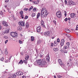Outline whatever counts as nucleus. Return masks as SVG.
Masks as SVG:
<instances>
[{"instance_id": "nucleus-6", "label": "nucleus", "mask_w": 78, "mask_h": 78, "mask_svg": "<svg viewBox=\"0 0 78 78\" xmlns=\"http://www.w3.org/2000/svg\"><path fill=\"white\" fill-rule=\"evenodd\" d=\"M16 74L18 76H21L23 75V72L22 71H18L16 73Z\"/></svg>"}, {"instance_id": "nucleus-52", "label": "nucleus", "mask_w": 78, "mask_h": 78, "mask_svg": "<svg viewBox=\"0 0 78 78\" xmlns=\"http://www.w3.org/2000/svg\"><path fill=\"white\" fill-rule=\"evenodd\" d=\"M24 10L25 11H27V10H28V9L27 8H24Z\"/></svg>"}, {"instance_id": "nucleus-32", "label": "nucleus", "mask_w": 78, "mask_h": 78, "mask_svg": "<svg viewBox=\"0 0 78 78\" xmlns=\"http://www.w3.org/2000/svg\"><path fill=\"white\" fill-rule=\"evenodd\" d=\"M34 39V38L33 37H31V41H33Z\"/></svg>"}, {"instance_id": "nucleus-24", "label": "nucleus", "mask_w": 78, "mask_h": 78, "mask_svg": "<svg viewBox=\"0 0 78 78\" xmlns=\"http://www.w3.org/2000/svg\"><path fill=\"white\" fill-rule=\"evenodd\" d=\"M67 48H69V47L67 46V45L64 46V49L65 50L67 49Z\"/></svg>"}, {"instance_id": "nucleus-56", "label": "nucleus", "mask_w": 78, "mask_h": 78, "mask_svg": "<svg viewBox=\"0 0 78 78\" xmlns=\"http://www.w3.org/2000/svg\"><path fill=\"white\" fill-rule=\"evenodd\" d=\"M8 40H7L6 41H5V44H6V43H7V42H8Z\"/></svg>"}, {"instance_id": "nucleus-62", "label": "nucleus", "mask_w": 78, "mask_h": 78, "mask_svg": "<svg viewBox=\"0 0 78 78\" xmlns=\"http://www.w3.org/2000/svg\"><path fill=\"white\" fill-rule=\"evenodd\" d=\"M43 56V55H40V57L41 58H42Z\"/></svg>"}, {"instance_id": "nucleus-12", "label": "nucleus", "mask_w": 78, "mask_h": 78, "mask_svg": "<svg viewBox=\"0 0 78 78\" xmlns=\"http://www.w3.org/2000/svg\"><path fill=\"white\" fill-rule=\"evenodd\" d=\"M41 25L43 27H44V28L45 27V26L44 25V22L43 20H41Z\"/></svg>"}, {"instance_id": "nucleus-49", "label": "nucleus", "mask_w": 78, "mask_h": 78, "mask_svg": "<svg viewBox=\"0 0 78 78\" xmlns=\"http://www.w3.org/2000/svg\"><path fill=\"white\" fill-rule=\"evenodd\" d=\"M78 25H77L76 27V30H78Z\"/></svg>"}, {"instance_id": "nucleus-58", "label": "nucleus", "mask_w": 78, "mask_h": 78, "mask_svg": "<svg viewBox=\"0 0 78 78\" xmlns=\"http://www.w3.org/2000/svg\"><path fill=\"white\" fill-rule=\"evenodd\" d=\"M45 14L48 15V13H47V11H45Z\"/></svg>"}, {"instance_id": "nucleus-41", "label": "nucleus", "mask_w": 78, "mask_h": 78, "mask_svg": "<svg viewBox=\"0 0 78 78\" xmlns=\"http://www.w3.org/2000/svg\"><path fill=\"white\" fill-rule=\"evenodd\" d=\"M10 59H11V58H9L8 60H7V62H10Z\"/></svg>"}, {"instance_id": "nucleus-35", "label": "nucleus", "mask_w": 78, "mask_h": 78, "mask_svg": "<svg viewBox=\"0 0 78 78\" xmlns=\"http://www.w3.org/2000/svg\"><path fill=\"white\" fill-rule=\"evenodd\" d=\"M8 51H7V50H5V55H8Z\"/></svg>"}, {"instance_id": "nucleus-3", "label": "nucleus", "mask_w": 78, "mask_h": 78, "mask_svg": "<svg viewBox=\"0 0 78 78\" xmlns=\"http://www.w3.org/2000/svg\"><path fill=\"white\" fill-rule=\"evenodd\" d=\"M41 61L42 67H45V66L46 65V60L45 59H42Z\"/></svg>"}, {"instance_id": "nucleus-40", "label": "nucleus", "mask_w": 78, "mask_h": 78, "mask_svg": "<svg viewBox=\"0 0 78 78\" xmlns=\"http://www.w3.org/2000/svg\"><path fill=\"white\" fill-rule=\"evenodd\" d=\"M16 76H16V74H14V75L13 74V78H15L16 77Z\"/></svg>"}, {"instance_id": "nucleus-55", "label": "nucleus", "mask_w": 78, "mask_h": 78, "mask_svg": "<svg viewBox=\"0 0 78 78\" xmlns=\"http://www.w3.org/2000/svg\"><path fill=\"white\" fill-rule=\"evenodd\" d=\"M4 59V58L3 57H2L1 59V60L2 61H3Z\"/></svg>"}, {"instance_id": "nucleus-61", "label": "nucleus", "mask_w": 78, "mask_h": 78, "mask_svg": "<svg viewBox=\"0 0 78 78\" xmlns=\"http://www.w3.org/2000/svg\"><path fill=\"white\" fill-rule=\"evenodd\" d=\"M65 16H67V13L66 12H65Z\"/></svg>"}, {"instance_id": "nucleus-50", "label": "nucleus", "mask_w": 78, "mask_h": 78, "mask_svg": "<svg viewBox=\"0 0 78 78\" xmlns=\"http://www.w3.org/2000/svg\"><path fill=\"white\" fill-rule=\"evenodd\" d=\"M28 16H26L25 17V18H24V19H28Z\"/></svg>"}, {"instance_id": "nucleus-2", "label": "nucleus", "mask_w": 78, "mask_h": 78, "mask_svg": "<svg viewBox=\"0 0 78 78\" xmlns=\"http://www.w3.org/2000/svg\"><path fill=\"white\" fill-rule=\"evenodd\" d=\"M36 63L38 65V66H39L40 67H42L41 59H40L37 60H36Z\"/></svg>"}, {"instance_id": "nucleus-8", "label": "nucleus", "mask_w": 78, "mask_h": 78, "mask_svg": "<svg viewBox=\"0 0 78 78\" xmlns=\"http://www.w3.org/2000/svg\"><path fill=\"white\" fill-rule=\"evenodd\" d=\"M64 42H65V40H64V39H62L60 43L61 45V46H63L64 45Z\"/></svg>"}, {"instance_id": "nucleus-9", "label": "nucleus", "mask_w": 78, "mask_h": 78, "mask_svg": "<svg viewBox=\"0 0 78 78\" xmlns=\"http://www.w3.org/2000/svg\"><path fill=\"white\" fill-rule=\"evenodd\" d=\"M44 35L45 36H50V32L48 31H47L46 32H45L44 33Z\"/></svg>"}, {"instance_id": "nucleus-34", "label": "nucleus", "mask_w": 78, "mask_h": 78, "mask_svg": "<svg viewBox=\"0 0 78 78\" xmlns=\"http://www.w3.org/2000/svg\"><path fill=\"white\" fill-rule=\"evenodd\" d=\"M9 31V29H7L5 31L6 33H8V32Z\"/></svg>"}, {"instance_id": "nucleus-14", "label": "nucleus", "mask_w": 78, "mask_h": 78, "mask_svg": "<svg viewBox=\"0 0 78 78\" xmlns=\"http://www.w3.org/2000/svg\"><path fill=\"white\" fill-rule=\"evenodd\" d=\"M46 60L48 62H50V56L49 55H48L46 56Z\"/></svg>"}, {"instance_id": "nucleus-7", "label": "nucleus", "mask_w": 78, "mask_h": 78, "mask_svg": "<svg viewBox=\"0 0 78 78\" xmlns=\"http://www.w3.org/2000/svg\"><path fill=\"white\" fill-rule=\"evenodd\" d=\"M2 24L4 26H5V27H8V23L6 22L5 21H2Z\"/></svg>"}, {"instance_id": "nucleus-29", "label": "nucleus", "mask_w": 78, "mask_h": 78, "mask_svg": "<svg viewBox=\"0 0 78 78\" xmlns=\"http://www.w3.org/2000/svg\"><path fill=\"white\" fill-rule=\"evenodd\" d=\"M23 62L24 63H25V64H27V62H28V61H27V60H23Z\"/></svg>"}, {"instance_id": "nucleus-57", "label": "nucleus", "mask_w": 78, "mask_h": 78, "mask_svg": "<svg viewBox=\"0 0 78 78\" xmlns=\"http://www.w3.org/2000/svg\"><path fill=\"white\" fill-rule=\"evenodd\" d=\"M9 2V0H5V2H6V3H7Z\"/></svg>"}, {"instance_id": "nucleus-27", "label": "nucleus", "mask_w": 78, "mask_h": 78, "mask_svg": "<svg viewBox=\"0 0 78 78\" xmlns=\"http://www.w3.org/2000/svg\"><path fill=\"white\" fill-rule=\"evenodd\" d=\"M29 58V56L27 55L25 57V59L26 60H28V58Z\"/></svg>"}, {"instance_id": "nucleus-23", "label": "nucleus", "mask_w": 78, "mask_h": 78, "mask_svg": "<svg viewBox=\"0 0 78 78\" xmlns=\"http://www.w3.org/2000/svg\"><path fill=\"white\" fill-rule=\"evenodd\" d=\"M23 63V61L21 60L18 63V64H22Z\"/></svg>"}, {"instance_id": "nucleus-60", "label": "nucleus", "mask_w": 78, "mask_h": 78, "mask_svg": "<svg viewBox=\"0 0 78 78\" xmlns=\"http://www.w3.org/2000/svg\"><path fill=\"white\" fill-rule=\"evenodd\" d=\"M65 21H66V22H67V18H66L65 19Z\"/></svg>"}, {"instance_id": "nucleus-31", "label": "nucleus", "mask_w": 78, "mask_h": 78, "mask_svg": "<svg viewBox=\"0 0 78 78\" xmlns=\"http://www.w3.org/2000/svg\"><path fill=\"white\" fill-rule=\"evenodd\" d=\"M13 76L12 74H10V76H9V77H8V78H13Z\"/></svg>"}, {"instance_id": "nucleus-46", "label": "nucleus", "mask_w": 78, "mask_h": 78, "mask_svg": "<svg viewBox=\"0 0 78 78\" xmlns=\"http://www.w3.org/2000/svg\"><path fill=\"white\" fill-rule=\"evenodd\" d=\"M34 3L35 5H36V4H37V2L36 1H35L34 2Z\"/></svg>"}, {"instance_id": "nucleus-64", "label": "nucleus", "mask_w": 78, "mask_h": 78, "mask_svg": "<svg viewBox=\"0 0 78 78\" xmlns=\"http://www.w3.org/2000/svg\"><path fill=\"white\" fill-rule=\"evenodd\" d=\"M25 77V76H22V78H24Z\"/></svg>"}, {"instance_id": "nucleus-25", "label": "nucleus", "mask_w": 78, "mask_h": 78, "mask_svg": "<svg viewBox=\"0 0 78 78\" xmlns=\"http://www.w3.org/2000/svg\"><path fill=\"white\" fill-rule=\"evenodd\" d=\"M57 45H58V43L56 41H54V46H56Z\"/></svg>"}, {"instance_id": "nucleus-28", "label": "nucleus", "mask_w": 78, "mask_h": 78, "mask_svg": "<svg viewBox=\"0 0 78 78\" xmlns=\"http://www.w3.org/2000/svg\"><path fill=\"white\" fill-rule=\"evenodd\" d=\"M41 15V13H38L37 14V18L38 19L39 17V16H40V15Z\"/></svg>"}, {"instance_id": "nucleus-18", "label": "nucleus", "mask_w": 78, "mask_h": 78, "mask_svg": "<svg viewBox=\"0 0 78 78\" xmlns=\"http://www.w3.org/2000/svg\"><path fill=\"white\" fill-rule=\"evenodd\" d=\"M22 27H21L20 26H19L17 28V30H19V31H21L22 30Z\"/></svg>"}, {"instance_id": "nucleus-26", "label": "nucleus", "mask_w": 78, "mask_h": 78, "mask_svg": "<svg viewBox=\"0 0 78 78\" xmlns=\"http://www.w3.org/2000/svg\"><path fill=\"white\" fill-rule=\"evenodd\" d=\"M54 50L55 51H58V48H54Z\"/></svg>"}, {"instance_id": "nucleus-47", "label": "nucleus", "mask_w": 78, "mask_h": 78, "mask_svg": "<svg viewBox=\"0 0 78 78\" xmlns=\"http://www.w3.org/2000/svg\"><path fill=\"white\" fill-rule=\"evenodd\" d=\"M41 15H42H42H43V14H44V12L43 11L42 12H41Z\"/></svg>"}, {"instance_id": "nucleus-17", "label": "nucleus", "mask_w": 78, "mask_h": 78, "mask_svg": "<svg viewBox=\"0 0 78 78\" xmlns=\"http://www.w3.org/2000/svg\"><path fill=\"white\" fill-rule=\"evenodd\" d=\"M67 65L68 66H72V63L70 62H67Z\"/></svg>"}, {"instance_id": "nucleus-59", "label": "nucleus", "mask_w": 78, "mask_h": 78, "mask_svg": "<svg viewBox=\"0 0 78 78\" xmlns=\"http://www.w3.org/2000/svg\"><path fill=\"white\" fill-rule=\"evenodd\" d=\"M21 55H23V52H21Z\"/></svg>"}, {"instance_id": "nucleus-63", "label": "nucleus", "mask_w": 78, "mask_h": 78, "mask_svg": "<svg viewBox=\"0 0 78 78\" xmlns=\"http://www.w3.org/2000/svg\"><path fill=\"white\" fill-rule=\"evenodd\" d=\"M8 12L9 13H11V11H9V9H8Z\"/></svg>"}, {"instance_id": "nucleus-20", "label": "nucleus", "mask_w": 78, "mask_h": 78, "mask_svg": "<svg viewBox=\"0 0 78 78\" xmlns=\"http://www.w3.org/2000/svg\"><path fill=\"white\" fill-rule=\"evenodd\" d=\"M25 26L26 28H28L29 27V24H28V23H26Z\"/></svg>"}, {"instance_id": "nucleus-53", "label": "nucleus", "mask_w": 78, "mask_h": 78, "mask_svg": "<svg viewBox=\"0 0 78 78\" xmlns=\"http://www.w3.org/2000/svg\"><path fill=\"white\" fill-rule=\"evenodd\" d=\"M53 43H51V47H53Z\"/></svg>"}, {"instance_id": "nucleus-48", "label": "nucleus", "mask_w": 78, "mask_h": 78, "mask_svg": "<svg viewBox=\"0 0 78 78\" xmlns=\"http://www.w3.org/2000/svg\"><path fill=\"white\" fill-rule=\"evenodd\" d=\"M23 15H21V17L22 18V19H23Z\"/></svg>"}, {"instance_id": "nucleus-51", "label": "nucleus", "mask_w": 78, "mask_h": 78, "mask_svg": "<svg viewBox=\"0 0 78 78\" xmlns=\"http://www.w3.org/2000/svg\"><path fill=\"white\" fill-rule=\"evenodd\" d=\"M19 42L20 44H22V41H19Z\"/></svg>"}, {"instance_id": "nucleus-16", "label": "nucleus", "mask_w": 78, "mask_h": 78, "mask_svg": "<svg viewBox=\"0 0 78 78\" xmlns=\"http://www.w3.org/2000/svg\"><path fill=\"white\" fill-rule=\"evenodd\" d=\"M42 42V40L41 39L38 40L37 41V44H41Z\"/></svg>"}, {"instance_id": "nucleus-45", "label": "nucleus", "mask_w": 78, "mask_h": 78, "mask_svg": "<svg viewBox=\"0 0 78 78\" xmlns=\"http://www.w3.org/2000/svg\"><path fill=\"white\" fill-rule=\"evenodd\" d=\"M47 15L46 14H45L44 15V17L43 18H44V17H47Z\"/></svg>"}, {"instance_id": "nucleus-42", "label": "nucleus", "mask_w": 78, "mask_h": 78, "mask_svg": "<svg viewBox=\"0 0 78 78\" xmlns=\"http://www.w3.org/2000/svg\"><path fill=\"white\" fill-rule=\"evenodd\" d=\"M35 13H33L32 14V16L33 17H34L35 16Z\"/></svg>"}, {"instance_id": "nucleus-38", "label": "nucleus", "mask_w": 78, "mask_h": 78, "mask_svg": "<svg viewBox=\"0 0 78 78\" xmlns=\"http://www.w3.org/2000/svg\"><path fill=\"white\" fill-rule=\"evenodd\" d=\"M57 41L58 43H59V42H60V40H59V39L58 38L57 40Z\"/></svg>"}, {"instance_id": "nucleus-5", "label": "nucleus", "mask_w": 78, "mask_h": 78, "mask_svg": "<svg viewBox=\"0 0 78 78\" xmlns=\"http://www.w3.org/2000/svg\"><path fill=\"white\" fill-rule=\"evenodd\" d=\"M19 24L21 27H25V22L23 21L19 22Z\"/></svg>"}, {"instance_id": "nucleus-22", "label": "nucleus", "mask_w": 78, "mask_h": 78, "mask_svg": "<svg viewBox=\"0 0 78 78\" xmlns=\"http://www.w3.org/2000/svg\"><path fill=\"white\" fill-rule=\"evenodd\" d=\"M14 36L13 37H17V36H18V34H17V33L15 32Z\"/></svg>"}, {"instance_id": "nucleus-1", "label": "nucleus", "mask_w": 78, "mask_h": 78, "mask_svg": "<svg viewBox=\"0 0 78 78\" xmlns=\"http://www.w3.org/2000/svg\"><path fill=\"white\" fill-rule=\"evenodd\" d=\"M56 16L58 18H59V19H60V18H61L62 15V13H61V11H58L56 13Z\"/></svg>"}, {"instance_id": "nucleus-54", "label": "nucleus", "mask_w": 78, "mask_h": 78, "mask_svg": "<svg viewBox=\"0 0 78 78\" xmlns=\"http://www.w3.org/2000/svg\"><path fill=\"white\" fill-rule=\"evenodd\" d=\"M65 5H67V0H65Z\"/></svg>"}, {"instance_id": "nucleus-11", "label": "nucleus", "mask_w": 78, "mask_h": 78, "mask_svg": "<svg viewBox=\"0 0 78 78\" xmlns=\"http://www.w3.org/2000/svg\"><path fill=\"white\" fill-rule=\"evenodd\" d=\"M75 14L73 13H71L70 15V17H71V18L73 19V18H75Z\"/></svg>"}, {"instance_id": "nucleus-10", "label": "nucleus", "mask_w": 78, "mask_h": 78, "mask_svg": "<svg viewBox=\"0 0 78 78\" xmlns=\"http://www.w3.org/2000/svg\"><path fill=\"white\" fill-rule=\"evenodd\" d=\"M69 4L70 5H75V3L73 2V1H71L69 2Z\"/></svg>"}, {"instance_id": "nucleus-43", "label": "nucleus", "mask_w": 78, "mask_h": 78, "mask_svg": "<svg viewBox=\"0 0 78 78\" xmlns=\"http://www.w3.org/2000/svg\"><path fill=\"white\" fill-rule=\"evenodd\" d=\"M53 22L54 23H55V25H56V21L55 20H54Z\"/></svg>"}, {"instance_id": "nucleus-13", "label": "nucleus", "mask_w": 78, "mask_h": 78, "mask_svg": "<svg viewBox=\"0 0 78 78\" xmlns=\"http://www.w3.org/2000/svg\"><path fill=\"white\" fill-rule=\"evenodd\" d=\"M36 30L37 32L39 33L41 31V28L40 27H38L37 28Z\"/></svg>"}, {"instance_id": "nucleus-4", "label": "nucleus", "mask_w": 78, "mask_h": 78, "mask_svg": "<svg viewBox=\"0 0 78 78\" xmlns=\"http://www.w3.org/2000/svg\"><path fill=\"white\" fill-rule=\"evenodd\" d=\"M58 63L59 64H60L61 66V67H64L65 66V65L64 64L62 63V61L60 59H59L58 60Z\"/></svg>"}, {"instance_id": "nucleus-44", "label": "nucleus", "mask_w": 78, "mask_h": 78, "mask_svg": "<svg viewBox=\"0 0 78 78\" xmlns=\"http://www.w3.org/2000/svg\"><path fill=\"white\" fill-rule=\"evenodd\" d=\"M33 11H36V8H34L33 9Z\"/></svg>"}, {"instance_id": "nucleus-19", "label": "nucleus", "mask_w": 78, "mask_h": 78, "mask_svg": "<svg viewBox=\"0 0 78 78\" xmlns=\"http://www.w3.org/2000/svg\"><path fill=\"white\" fill-rule=\"evenodd\" d=\"M15 33V32H12L10 33V35L12 37H13L14 36V34Z\"/></svg>"}, {"instance_id": "nucleus-30", "label": "nucleus", "mask_w": 78, "mask_h": 78, "mask_svg": "<svg viewBox=\"0 0 78 78\" xmlns=\"http://www.w3.org/2000/svg\"><path fill=\"white\" fill-rule=\"evenodd\" d=\"M0 15H2V17L4 16V13H3V12H2V11H0Z\"/></svg>"}, {"instance_id": "nucleus-37", "label": "nucleus", "mask_w": 78, "mask_h": 78, "mask_svg": "<svg viewBox=\"0 0 78 78\" xmlns=\"http://www.w3.org/2000/svg\"><path fill=\"white\" fill-rule=\"evenodd\" d=\"M23 11H21L20 12V14L21 15H23Z\"/></svg>"}, {"instance_id": "nucleus-21", "label": "nucleus", "mask_w": 78, "mask_h": 78, "mask_svg": "<svg viewBox=\"0 0 78 78\" xmlns=\"http://www.w3.org/2000/svg\"><path fill=\"white\" fill-rule=\"evenodd\" d=\"M65 31L66 33H70V30L68 29H66Z\"/></svg>"}, {"instance_id": "nucleus-36", "label": "nucleus", "mask_w": 78, "mask_h": 78, "mask_svg": "<svg viewBox=\"0 0 78 78\" xmlns=\"http://www.w3.org/2000/svg\"><path fill=\"white\" fill-rule=\"evenodd\" d=\"M66 45H67V47H69V45H70V43L68 42H67L66 43Z\"/></svg>"}, {"instance_id": "nucleus-33", "label": "nucleus", "mask_w": 78, "mask_h": 78, "mask_svg": "<svg viewBox=\"0 0 78 78\" xmlns=\"http://www.w3.org/2000/svg\"><path fill=\"white\" fill-rule=\"evenodd\" d=\"M57 77L58 78H62V76H61L60 75H57Z\"/></svg>"}, {"instance_id": "nucleus-39", "label": "nucleus", "mask_w": 78, "mask_h": 78, "mask_svg": "<svg viewBox=\"0 0 78 78\" xmlns=\"http://www.w3.org/2000/svg\"><path fill=\"white\" fill-rule=\"evenodd\" d=\"M33 9V7L32 6H31L30 8L29 9V11H30L31 10V9Z\"/></svg>"}, {"instance_id": "nucleus-15", "label": "nucleus", "mask_w": 78, "mask_h": 78, "mask_svg": "<svg viewBox=\"0 0 78 78\" xmlns=\"http://www.w3.org/2000/svg\"><path fill=\"white\" fill-rule=\"evenodd\" d=\"M61 52H64V53H67V52H68V51L66 50H64V49H62L61 50Z\"/></svg>"}]
</instances>
